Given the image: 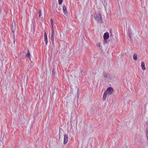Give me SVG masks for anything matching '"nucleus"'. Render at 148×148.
<instances>
[{"label": "nucleus", "mask_w": 148, "mask_h": 148, "mask_svg": "<svg viewBox=\"0 0 148 148\" xmlns=\"http://www.w3.org/2000/svg\"><path fill=\"white\" fill-rule=\"evenodd\" d=\"M146 135L147 137V138H148V130L147 129V130L146 131Z\"/></svg>", "instance_id": "obj_20"}, {"label": "nucleus", "mask_w": 148, "mask_h": 148, "mask_svg": "<svg viewBox=\"0 0 148 148\" xmlns=\"http://www.w3.org/2000/svg\"><path fill=\"white\" fill-rule=\"evenodd\" d=\"M39 17H40L41 16V11L40 10H39Z\"/></svg>", "instance_id": "obj_21"}, {"label": "nucleus", "mask_w": 148, "mask_h": 148, "mask_svg": "<svg viewBox=\"0 0 148 148\" xmlns=\"http://www.w3.org/2000/svg\"><path fill=\"white\" fill-rule=\"evenodd\" d=\"M97 47H100V43H98L97 45Z\"/></svg>", "instance_id": "obj_24"}, {"label": "nucleus", "mask_w": 148, "mask_h": 148, "mask_svg": "<svg viewBox=\"0 0 148 148\" xmlns=\"http://www.w3.org/2000/svg\"><path fill=\"white\" fill-rule=\"evenodd\" d=\"M51 71L52 72V75H55V73H54V70L53 68L52 69Z\"/></svg>", "instance_id": "obj_18"}, {"label": "nucleus", "mask_w": 148, "mask_h": 148, "mask_svg": "<svg viewBox=\"0 0 148 148\" xmlns=\"http://www.w3.org/2000/svg\"><path fill=\"white\" fill-rule=\"evenodd\" d=\"M110 37H112V38L113 37L114 35H113L112 33L111 32V30H110Z\"/></svg>", "instance_id": "obj_19"}, {"label": "nucleus", "mask_w": 148, "mask_h": 148, "mask_svg": "<svg viewBox=\"0 0 148 148\" xmlns=\"http://www.w3.org/2000/svg\"><path fill=\"white\" fill-rule=\"evenodd\" d=\"M94 17L95 19L97 21L101 22H102V18L100 12H99L97 14H94Z\"/></svg>", "instance_id": "obj_1"}, {"label": "nucleus", "mask_w": 148, "mask_h": 148, "mask_svg": "<svg viewBox=\"0 0 148 148\" xmlns=\"http://www.w3.org/2000/svg\"><path fill=\"white\" fill-rule=\"evenodd\" d=\"M50 22H51V32H54V31L53 28V21L52 19H50Z\"/></svg>", "instance_id": "obj_8"}, {"label": "nucleus", "mask_w": 148, "mask_h": 148, "mask_svg": "<svg viewBox=\"0 0 148 148\" xmlns=\"http://www.w3.org/2000/svg\"><path fill=\"white\" fill-rule=\"evenodd\" d=\"M54 32H51V39L52 43L53 45H54Z\"/></svg>", "instance_id": "obj_7"}, {"label": "nucleus", "mask_w": 148, "mask_h": 148, "mask_svg": "<svg viewBox=\"0 0 148 148\" xmlns=\"http://www.w3.org/2000/svg\"><path fill=\"white\" fill-rule=\"evenodd\" d=\"M64 144H66L68 141V136L67 135H64Z\"/></svg>", "instance_id": "obj_6"}, {"label": "nucleus", "mask_w": 148, "mask_h": 148, "mask_svg": "<svg viewBox=\"0 0 148 148\" xmlns=\"http://www.w3.org/2000/svg\"><path fill=\"white\" fill-rule=\"evenodd\" d=\"M12 31L13 33V43L14 44L15 42V36L14 35V33L15 30H12Z\"/></svg>", "instance_id": "obj_13"}, {"label": "nucleus", "mask_w": 148, "mask_h": 148, "mask_svg": "<svg viewBox=\"0 0 148 148\" xmlns=\"http://www.w3.org/2000/svg\"><path fill=\"white\" fill-rule=\"evenodd\" d=\"M45 40V44L47 45L48 43V41L47 40V37H46L44 38Z\"/></svg>", "instance_id": "obj_17"}, {"label": "nucleus", "mask_w": 148, "mask_h": 148, "mask_svg": "<svg viewBox=\"0 0 148 148\" xmlns=\"http://www.w3.org/2000/svg\"><path fill=\"white\" fill-rule=\"evenodd\" d=\"M26 56L28 57L29 60H31V58L30 57V53L29 51V50H28L27 53L26 55Z\"/></svg>", "instance_id": "obj_12"}, {"label": "nucleus", "mask_w": 148, "mask_h": 148, "mask_svg": "<svg viewBox=\"0 0 148 148\" xmlns=\"http://www.w3.org/2000/svg\"><path fill=\"white\" fill-rule=\"evenodd\" d=\"M62 9L64 14H65V15L67 16L68 14V13L66 10V6L65 5H64L63 6Z\"/></svg>", "instance_id": "obj_5"}, {"label": "nucleus", "mask_w": 148, "mask_h": 148, "mask_svg": "<svg viewBox=\"0 0 148 148\" xmlns=\"http://www.w3.org/2000/svg\"><path fill=\"white\" fill-rule=\"evenodd\" d=\"M59 138H60V135H59Z\"/></svg>", "instance_id": "obj_32"}, {"label": "nucleus", "mask_w": 148, "mask_h": 148, "mask_svg": "<svg viewBox=\"0 0 148 148\" xmlns=\"http://www.w3.org/2000/svg\"><path fill=\"white\" fill-rule=\"evenodd\" d=\"M0 3L2 4L3 3V1L2 0H0Z\"/></svg>", "instance_id": "obj_28"}, {"label": "nucleus", "mask_w": 148, "mask_h": 148, "mask_svg": "<svg viewBox=\"0 0 148 148\" xmlns=\"http://www.w3.org/2000/svg\"><path fill=\"white\" fill-rule=\"evenodd\" d=\"M46 37H47V36L46 33L45 32V33H44V38H46Z\"/></svg>", "instance_id": "obj_26"}, {"label": "nucleus", "mask_w": 148, "mask_h": 148, "mask_svg": "<svg viewBox=\"0 0 148 148\" xmlns=\"http://www.w3.org/2000/svg\"><path fill=\"white\" fill-rule=\"evenodd\" d=\"M63 0H58V3L59 4H61Z\"/></svg>", "instance_id": "obj_22"}, {"label": "nucleus", "mask_w": 148, "mask_h": 148, "mask_svg": "<svg viewBox=\"0 0 148 148\" xmlns=\"http://www.w3.org/2000/svg\"><path fill=\"white\" fill-rule=\"evenodd\" d=\"M16 29V25H14L12 26V30H15Z\"/></svg>", "instance_id": "obj_16"}, {"label": "nucleus", "mask_w": 148, "mask_h": 148, "mask_svg": "<svg viewBox=\"0 0 148 148\" xmlns=\"http://www.w3.org/2000/svg\"><path fill=\"white\" fill-rule=\"evenodd\" d=\"M109 38V34L108 32H106L104 34L103 36V38L105 42L107 43L106 42V40H107Z\"/></svg>", "instance_id": "obj_4"}, {"label": "nucleus", "mask_w": 148, "mask_h": 148, "mask_svg": "<svg viewBox=\"0 0 148 148\" xmlns=\"http://www.w3.org/2000/svg\"><path fill=\"white\" fill-rule=\"evenodd\" d=\"M6 140V136L4 135L2 136L0 139V146L2 145L4 143H5Z\"/></svg>", "instance_id": "obj_2"}, {"label": "nucleus", "mask_w": 148, "mask_h": 148, "mask_svg": "<svg viewBox=\"0 0 148 148\" xmlns=\"http://www.w3.org/2000/svg\"><path fill=\"white\" fill-rule=\"evenodd\" d=\"M79 88H78V89H77V91H78V90H79ZM79 94L78 93V92H77V97L78 98L79 97Z\"/></svg>", "instance_id": "obj_23"}, {"label": "nucleus", "mask_w": 148, "mask_h": 148, "mask_svg": "<svg viewBox=\"0 0 148 148\" xmlns=\"http://www.w3.org/2000/svg\"><path fill=\"white\" fill-rule=\"evenodd\" d=\"M128 33L129 34V33H130V32L129 30H128Z\"/></svg>", "instance_id": "obj_29"}, {"label": "nucleus", "mask_w": 148, "mask_h": 148, "mask_svg": "<svg viewBox=\"0 0 148 148\" xmlns=\"http://www.w3.org/2000/svg\"><path fill=\"white\" fill-rule=\"evenodd\" d=\"M141 1H142L143 0H140Z\"/></svg>", "instance_id": "obj_31"}, {"label": "nucleus", "mask_w": 148, "mask_h": 148, "mask_svg": "<svg viewBox=\"0 0 148 148\" xmlns=\"http://www.w3.org/2000/svg\"><path fill=\"white\" fill-rule=\"evenodd\" d=\"M133 57L134 60H137V54L136 53H134L133 55Z\"/></svg>", "instance_id": "obj_14"}, {"label": "nucleus", "mask_w": 148, "mask_h": 148, "mask_svg": "<svg viewBox=\"0 0 148 148\" xmlns=\"http://www.w3.org/2000/svg\"><path fill=\"white\" fill-rule=\"evenodd\" d=\"M103 75L104 76L106 77V78H107L108 77V74H107V73H106V72L105 71H103Z\"/></svg>", "instance_id": "obj_15"}, {"label": "nucleus", "mask_w": 148, "mask_h": 148, "mask_svg": "<svg viewBox=\"0 0 148 148\" xmlns=\"http://www.w3.org/2000/svg\"><path fill=\"white\" fill-rule=\"evenodd\" d=\"M52 8L53 10H55L57 12H58L59 11V10L58 8L57 7V6H55L54 5H53V6L52 5Z\"/></svg>", "instance_id": "obj_11"}, {"label": "nucleus", "mask_w": 148, "mask_h": 148, "mask_svg": "<svg viewBox=\"0 0 148 148\" xmlns=\"http://www.w3.org/2000/svg\"><path fill=\"white\" fill-rule=\"evenodd\" d=\"M126 148H128V147H127V146H126Z\"/></svg>", "instance_id": "obj_30"}, {"label": "nucleus", "mask_w": 148, "mask_h": 148, "mask_svg": "<svg viewBox=\"0 0 148 148\" xmlns=\"http://www.w3.org/2000/svg\"><path fill=\"white\" fill-rule=\"evenodd\" d=\"M141 66L142 69L143 70H145V64L144 62L143 61L141 62Z\"/></svg>", "instance_id": "obj_9"}, {"label": "nucleus", "mask_w": 148, "mask_h": 148, "mask_svg": "<svg viewBox=\"0 0 148 148\" xmlns=\"http://www.w3.org/2000/svg\"><path fill=\"white\" fill-rule=\"evenodd\" d=\"M113 91V90L112 88L111 87H109L107 89L105 92H106L107 93H108V95H110L112 94Z\"/></svg>", "instance_id": "obj_3"}, {"label": "nucleus", "mask_w": 148, "mask_h": 148, "mask_svg": "<svg viewBox=\"0 0 148 148\" xmlns=\"http://www.w3.org/2000/svg\"><path fill=\"white\" fill-rule=\"evenodd\" d=\"M14 25H15V22L14 21H13V22L12 23V26H13Z\"/></svg>", "instance_id": "obj_25"}, {"label": "nucleus", "mask_w": 148, "mask_h": 148, "mask_svg": "<svg viewBox=\"0 0 148 148\" xmlns=\"http://www.w3.org/2000/svg\"><path fill=\"white\" fill-rule=\"evenodd\" d=\"M107 95V92H105L103 97V101H105L106 99Z\"/></svg>", "instance_id": "obj_10"}, {"label": "nucleus", "mask_w": 148, "mask_h": 148, "mask_svg": "<svg viewBox=\"0 0 148 148\" xmlns=\"http://www.w3.org/2000/svg\"><path fill=\"white\" fill-rule=\"evenodd\" d=\"M131 33H129V37L130 38V39H131V38L130 37Z\"/></svg>", "instance_id": "obj_27"}]
</instances>
